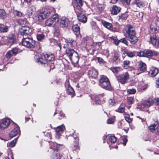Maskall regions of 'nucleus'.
<instances>
[{"mask_svg": "<svg viewBox=\"0 0 159 159\" xmlns=\"http://www.w3.org/2000/svg\"><path fill=\"white\" fill-rule=\"evenodd\" d=\"M97 60L100 63H103L104 61L100 57H97Z\"/></svg>", "mask_w": 159, "mask_h": 159, "instance_id": "e2e57ef3", "label": "nucleus"}, {"mask_svg": "<svg viewBox=\"0 0 159 159\" xmlns=\"http://www.w3.org/2000/svg\"><path fill=\"white\" fill-rule=\"evenodd\" d=\"M83 1L82 0H75L74 8L75 11L79 10L81 12H84V10L83 8Z\"/></svg>", "mask_w": 159, "mask_h": 159, "instance_id": "ddd939ff", "label": "nucleus"}, {"mask_svg": "<svg viewBox=\"0 0 159 159\" xmlns=\"http://www.w3.org/2000/svg\"><path fill=\"white\" fill-rule=\"evenodd\" d=\"M5 11L3 9H0V19H4L6 16Z\"/></svg>", "mask_w": 159, "mask_h": 159, "instance_id": "79ce46f5", "label": "nucleus"}, {"mask_svg": "<svg viewBox=\"0 0 159 159\" xmlns=\"http://www.w3.org/2000/svg\"><path fill=\"white\" fill-rule=\"evenodd\" d=\"M126 37L132 44H134L138 41V38L135 36L134 29L130 25H127L125 29Z\"/></svg>", "mask_w": 159, "mask_h": 159, "instance_id": "f257e3e1", "label": "nucleus"}, {"mask_svg": "<svg viewBox=\"0 0 159 159\" xmlns=\"http://www.w3.org/2000/svg\"><path fill=\"white\" fill-rule=\"evenodd\" d=\"M91 24L93 29H96L98 28V26L95 22H91Z\"/></svg>", "mask_w": 159, "mask_h": 159, "instance_id": "603ef678", "label": "nucleus"}, {"mask_svg": "<svg viewBox=\"0 0 159 159\" xmlns=\"http://www.w3.org/2000/svg\"><path fill=\"white\" fill-rule=\"evenodd\" d=\"M120 2L124 5H129V4L130 0H120Z\"/></svg>", "mask_w": 159, "mask_h": 159, "instance_id": "09e8293b", "label": "nucleus"}, {"mask_svg": "<svg viewBox=\"0 0 159 159\" xmlns=\"http://www.w3.org/2000/svg\"><path fill=\"white\" fill-rule=\"evenodd\" d=\"M67 92L68 95H71V98L73 97L75 95L74 89L70 85H68Z\"/></svg>", "mask_w": 159, "mask_h": 159, "instance_id": "473e14b6", "label": "nucleus"}, {"mask_svg": "<svg viewBox=\"0 0 159 159\" xmlns=\"http://www.w3.org/2000/svg\"><path fill=\"white\" fill-rule=\"evenodd\" d=\"M110 69L115 74H117L120 71V67H111Z\"/></svg>", "mask_w": 159, "mask_h": 159, "instance_id": "ea45409f", "label": "nucleus"}, {"mask_svg": "<svg viewBox=\"0 0 159 159\" xmlns=\"http://www.w3.org/2000/svg\"><path fill=\"white\" fill-rule=\"evenodd\" d=\"M18 52L17 48H15L7 52L6 54V57L7 59H10L15 56Z\"/></svg>", "mask_w": 159, "mask_h": 159, "instance_id": "5701e85b", "label": "nucleus"}, {"mask_svg": "<svg viewBox=\"0 0 159 159\" xmlns=\"http://www.w3.org/2000/svg\"><path fill=\"white\" fill-rule=\"evenodd\" d=\"M144 5L143 2L142 1H137L136 2L133 4V7H137L138 8H140L144 7Z\"/></svg>", "mask_w": 159, "mask_h": 159, "instance_id": "f704fd0d", "label": "nucleus"}, {"mask_svg": "<svg viewBox=\"0 0 159 159\" xmlns=\"http://www.w3.org/2000/svg\"><path fill=\"white\" fill-rule=\"evenodd\" d=\"M52 10L51 9L45 8L44 11L39 15L38 17V20L40 21L51 14Z\"/></svg>", "mask_w": 159, "mask_h": 159, "instance_id": "6e6552de", "label": "nucleus"}, {"mask_svg": "<svg viewBox=\"0 0 159 159\" xmlns=\"http://www.w3.org/2000/svg\"><path fill=\"white\" fill-rule=\"evenodd\" d=\"M147 68L146 64L143 62L139 63L138 65V71L139 72V73L136 72V70H134V73L137 75H138L141 73L143 72Z\"/></svg>", "mask_w": 159, "mask_h": 159, "instance_id": "dca6fc26", "label": "nucleus"}, {"mask_svg": "<svg viewBox=\"0 0 159 159\" xmlns=\"http://www.w3.org/2000/svg\"><path fill=\"white\" fill-rule=\"evenodd\" d=\"M22 43L26 48H33L35 47V41L31 38H24L22 39Z\"/></svg>", "mask_w": 159, "mask_h": 159, "instance_id": "423d86ee", "label": "nucleus"}, {"mask_svg": "<svg viewBox=\"0 0 159 159\" xmlns=\"http://www.w3.org/2000/svg\"><path fill=\"white\" fill-rule=\"evenodd\" d=\"M72 29L74 34L76 35L77 36L80 34V28L78 25L76 24L73 25L72 27Z\"/></svg>", "mask_w": 159, "mask_h": 159, "instance_id": "2f4dec72", "label": "nucleus"}, {"mask_svg": "<svg viewBox=\"0 0 159 159\" xmlns=\"http://www.w3.org/2000/svg\"><path fill=\"white\" fill-rule=\"evenodd\" d=\"M154 103L152 98H148L143 102L142 105L139 107V108L141 110L146 111L148 110L149 107L152 106Z\"/></svg>", "mask_w": 159, "mask_h": 159, "instance_id": "39448f33", "label": "nucleus"}, {"mask_svg": "<svg viewBox=\"0 0 159 159\" xmlns=\"http://www.w3.org/2000/svg\"><path fill=\"white\" fill-rule=\"evenodd\" d=\"M152 56H157L158 55V54H159V53L157 52H155V51H152Z\"/></svg>", "mask_w": 159, "mask_h": 159, "instance_id": "338daca9", "label": "nucleus"}, {"mask_svg": "<svg viewBox=\"0 0 159 159\" xmlns=\"http://www.w3.org/2000/svg\"><path fill=\"white\" fill-rule=\"evenodd\" d=\"M18 23L21 25L25 26L27 22L26 20H23L22 19H20L18 21Z\"/></svg>", "mask_w": 159, "mask_h": 159, "instance_id": "c03bdc74", "label": "nucleus"}, {"mask_svg": "<svg viewBox=\"0 0 159 159\" xmlns=\"http://www.w3.org/2000/svg\"><path fill=\"white\" fill-rule=\"evenodd\" d=\"M89 97L92 101H95V104H98L100 103V102L99 96L94 94L90 95Z\"/></svg>", "mask_w": 159, "mask_h": 159, "instance_id": "c85d7f7f", "label": "nucleus"}, {"mask_svg": "<svg viewBox=\"0 0 159 159\" xmlns=\"http://www.w3.org/2000/svg\"><path fill=\"white\" fill-rule=\"evenodd\" d=\"M75 140L74 141V145L72 147V150L74 151H76L79 148V139L77 137H74Z\"/></svg>", "mask_w": 159, "mask_h": 159, "instance_id": "cd10ccee", "label": "nucleus"}, {"mask_svg": "<svg viewBox=\"0 0 159 159\" xmlns=\"http://www.w3.org/2000/svg\"><path fill=\"white\" fill-rule=\"evenodd\" d=\"M149 129L152 132H155L156 134L159 135V125L157 121L148 127Z\"/></svg>", "mask_w": 159, "mask_h": 159, "instance_id": "f8f14e48", "label": "nucleus"}, {"mask_svg": "<svg viewBox=\"0 0 159 159\" xmlns=\"http://www.w3.org/2000/svg\"><path fill=\"white\" fill-rule=\"evenodd\" d=\"M124 115L125 120L128 123H130L132 122V118L130 117V116L129 114L125 113Z\"/></svg>", "mask_w": 159, "mask_h": 159, "instance_id": "a19ab883", "label": "nucleus"}, {"mask_svg": "<svg viewBox=\"0 0 159 159\" xmlns=\"http://www.w3.org/2000/svg\"><path fill=\"white\" fill-rule=\"evenodd\" d=\"M65 115L63 114V112L61 111L60 112L59 114V115L58 119H61L63 118L64 117Z\"/></svg>", "mask_w": 159, "mask_h": 159, "instance_id": "13d9d810", "label": "nucleus"}, {"mask_svg": "<svg viewBox=\"0 0 159 159\" xmlns=\"http://www.w3.org/2000/svg\"><path fill=\"white\" fill-rule=\"evenodd\" d=\"M119 57V56L118 54L116 53L114 54L113 60L114 61H115L116 63L119 62L120 61Z\"/></svg>", "mask_w": 159, "mask_h": 159, "instance_id": "49530a36", "label": "nucleus"}, {"mask_svg": "<svg viewBox=\"0 0 159 159\" xmlns=\"http://www.w3.org/2000/svg\"><path fill=\"white\" fill-rule=\"evenodd\" d=\"M49 143L50 148L48 151L51 153H53L51 159H61L62 155L57 150L60 145L55 142H51Z\"/></svg>", "mask_w": 159, "mask_h": 159, "instance_id": "f03ea898", "label": "nucleus"}, {"mask_svg": "<svg viewBox=\"0 0 159 159\" xmlns=\"http://www.w3.org/2000/svg\"><path fill=\"white\" fill-rule=\"evenodd\" d=\"M69 20L66 17H62L60 22V25L62 27H67L68 26Z\"/></svg>", "mask_w": 159, "mask_h": 159, "instance_id": "b1692460", "label": "nucleus"}, {"mask_svg": "<svg viewBox=\"0 0 159 159\" xmlns=\"http://www.w3.org/2000/svg\"><path fill=\"white\" fill-rule=\"evenodd\" d=\"M34 59L36 62L41 64L43 66H46L48 65V63L46 61H43V56L40 58L39 55H35L34 57Z\"/></svg>", "mask_w": 159, "mask_h": 159, "instance_id": "f3484780", "label": "nucleus"}, {"mask_svg": "<svg viewBox=\"0 0 159 159\" xmlns=\"http://www.w3.org/2000/svg\"><path fill=\"white\" fill-rule=\"evenodd\" d=\"M125 104H121L118 109V112L121 113L125 111Z\"/></svg>", "mask_w": 159, "mask_h": 159, "instance_id": "de8ad7c7", "label": "nucleus"}, {"mask_svg": "<svg viewBox=\"0 0 159 159\" xmlns=\"http://www.w3.org/2000/svg\"><path fill=\"white\" fill-rule=\"evenodd\" d=\"M119 19H124L125 17V15L124 14H121L119 16Z\"/></svg>", "mask_w": 159, "mask_h": 159, "instance_id": "680f3d73", "label": "nucleus"}, {"mask_svg": "<svg viewBox=\"0 0 159 159\" xmlns=\"http://www.w3.org/2000/svg\"><path fill=\"white\" fill-rule=\"evenodd\" d=\"M123 142L122 143L123 144L124 146H125L126 143L127 141V139L126 138H124L123 139Z\"/></svg>", "mask_w": 159, "mask_h": 159, "instance_id": "69168bd1", "label": "nucleus"}, {"mask_svg": "<svg viewBox=\"0 0 159 159\" xmlns=\"http://www.w3.org/2000/svg\"><path fill=\"white\" fill-rule=\"evenodd\" d=\"M9 30L8 27L3 24H0V33H6Z\"/></svg>", "mask_w": 159, "mask_h": 159, "instance_id": "c9c22d12", "label": "nucleus"}, {"mask_svg": "<svg viewBox=\"0 0 159 159\" xmlns=\"http://www.w3.org/2000/svg\"><path fill=\"white\" fill-rule=\"evenodd\" d=\"M97 8L100 11H102L104 9V7L103 5L98 4L97 6Z\"/></svg>", "mask_w": 159, "mask_h": 159, "instance_id": "bf43d9fd", "label": "nucleus"}, {"mask_svg": "<svg viewBox=\"0 0 159 159\" xmlns=\"http://www.w3.org/2000/svg\"><path fill=\"white\" fill-rule=\"evenodd\" d=\"M99 85L106 90H111L112 88L108 78L105 76L102 75L99 80Z\"/></svg>", "mask_w": 159, "mask_h": 159, "instance_id": "20e7f679", "label": "nucleus"}, {"mask_svg": "<svg viewBox=\"0 0 159 159\" xmlns=\"http://www.w3.org/2000/svg\"><path fill=\"white\" fill-rule=\"evenodd\" d=\"M156 101L157 105L159 106V98H157Z\"/></svg>", "mask_w": 159, "mask_h": 159, "instance_id": "774afa93", "label": "nucleus"}, {"mask_svg": "<svg viewBox=\"0 0 159 159\" xmlns=\"http://www.w3.org/2000/svg\"><path fill=\"white\" fill-rule=\"evenodd\" d=\"M133 98L132 97H129L128 98V102L129 104H131L133 102Z\"/></svg>", "mask_w": 159, "mask_h": 159, "instance_id": "6e6d98bb", "label": "nucleus"}, {"mask_svg": "<svg viewBox=\"0 0 159 159\" xmlns=\"http://www.w3.org/2000/svg\"><path fill=\"white\" fill-rule=\"evenodd\" d=\"M152 51L148 50L140 51L138 53V56L139 57H149L152 56Z\"/></svg>", "mask_w": 159, "mask_h": 159, "instance_id": "4be33fe9", "label": "nucleus"}, {"mask_svg": "<svg viewBox=\"0 0 159 159\" xmlns=\"http://www.w3.org/2000/svg\"><path fill=\"white\" fill-rule=\"evenodd\" d=\"M10 120L8 119H3L0 123V128L1 129L3 130L7 128L10 124Z\"/></svg>", "mask_w": 159, "mask_h": 159, "instance_id": "412c9836", "label": "nucleus"}, {"mask_svg": "<svg viewBox=\"0 0 159 159\" xmlns=\"http://www.w3.org/2000/svg\"><path fill=\"white\" fill-rule=\"evenodd\" d=\"M121 10V8L116 5H113L111 8V14L113 15H116L119 13Z\"/></svg>", "mask_w": 159, "mask_h": 159, "instance_id": "a878e982", "label": "nucleus"}, {"mask_svg": "<svg viewBox=\"0 0 159 159\" xmlns=\"http://www.w3.org/2000/svg\"><path fill=\"white\" fill-rule=\"evenodd\" d=\"M20 128L18 125H16L14 129L9 133V135L10 137L12 138L18 134L20 135Z\"/></svg>", "mask_w": 159, "mask_h": 159, "instance_id": "6ab92c4d", "label": "nucleus"}, {"mask_svg": "<svg viewBox=\"0 0 159 159\" xmlns=\"http://www.w3.org/2000/svg\"><path fill=\"white\" fill-rule=\"evenodd\" d=\"M114 118H110L107 119V123L108 124H112L114 122Z\"/></svg>", "mask_w": 159, "mask_h": 159, "instance_id": "864d4df0", "label": "nucleus"}, {"mask_svg": "<svg viewBox=\"0 0 159 159\" xmlns=\"http://www.w3.org/2000/svg\"><path fill=\"white\" fill-rule=\"evenodd\" d=\"M150 42L155 48H159V39L154 34L150 35Z\"/></svg>", "mask_w": 159, "mask_h": 159, "instance_id": "9b49d317", "label": "nucleus"}, {"mask_svg": "<svg viewBox=\"0 0 159 159\" xmlns=\"http://www.w3.org/2000/svg\"><path fill=\"white\" fill-rule=\"evenodd\" d=\"M61 40L63 42H64V43H58L57 45L61 49V47L63 46L64 48H73L76 46L75 41L72 38H69L66 39L65 38L62 39Z\"/></svg>", "mask_w": 159, "mask_h": 159, "instance_id": "7ed1b4c3", "label": "nucleus"}, {"mask_svg": "<svg viewBox=\"0 0 159 159\" xmlns=\"http://www.w3.org/2000/svg\"><path fill=\"white\" fill-rule=\"evenodd\" d=\"M59 19L58 15L57 14H56L47 20L45 22V25L49 26H53L55 25L59 21Z\"/></svg>", "mask_w": 159, "mask_h": 159, "instance_id": "0eeeda50", "label": "nucleus"}, {"mask_svg": "<svg viewBox=\"0 0 159 159\" xmlns=\"http://www.w3.org/2000/svg\"><path fill=\"white\" fill-rule=\"evenodd\" d=\"M116 141V138L114 136L110 135L108 136V139L107 140L108 143H115Z\"/></svg>", "mask_w": 159, "mask_h": 159, "instance_id": "e433bc0d", "label": "nucleus"}, {"mask_svg": "<svg viewBox=\"0 0 159 159\" xmlns=\"http://www.w3.org/2000/svg\"><path fill=\"white\" fill-rule=\"evenodd\" d=\"M125 54L129 57H133L137 56H138V53L136 51L132 52L128 51L125 52Z\"/></svg>", "mask_w": 159, "mask_h": 159, "instance_id": "72a5a7b5", "label": "nucleus"}, {"mask_svg": "<svg viewBox=\"0 0 159 159\" xmlns=\"http://www.w3.org/2000/svg\"><path fill=\"white\" fill-rule=\"evenodd\" d=\"M3 40L4 44L11 46L14 44L16 42V37L14 34H11L8 36L5 37Z\"/></svg>", "mask_w": 159, "mask_h": 159, "instance_id": "1a4fd4ad", "label": "nucleus"}, {"mask_svg": "<svg viewBox=\"0 0 159 159\" xmlns=\"http://www.w3.org/2000/svg\"><path fill=\"white\" fill-rule=\"evenodd\" d=\"M112 38L114 40V43L116 45H117L120 42V40H118V39H117L116 37H112Z\"/></svg>", "mask_w": 159, "mask_h": 159, "instance_id": "3c124183", "label": "nucleus"}, {"mask_svg": "<svg viewBox=\"0 0 159 159\" xmlns=\"http://www.w3.org/2000/svg\"><path fill=\"white\" fill-rule=\"evenodd\" d=\"M17 138H18L15 139L14 140L10 142L9 144V146L12 148L15 146L16 145Z\"/></svg>", "mask_w": 159, "mask_h": 159, "instance_id": "a18cd8bd", "label": "nucleus"}, {"mask_svg": "<svg viewBox=\"0 0 159 159\" xmlns=\"http://www.w3.org/2000/svg\"><path fill=\"white\" fill-rule=\"evenodd\" d=\"M102 23L103 25L108 29L111 30L112 29V26L111 23L105 21H102Z\"/></svg>", "mask_w": 159, "mask_h": 159, "instance_id": "4c0bfd02", "label": "nucleus"}, {"mask_svg": "<svg viewBox=\"0 0 159 159\" xmlns=\"http://www.w3.org/2000/svg\"><path fill=\"white\" fill-rule=\"evenodd\" d=\"M66 52L67 56L70 59H71V57L75 55V53H76L77 52L75 51L73 48H69L66 50Z\"/></svg>", "mask_w": 159, "mask_h": 159, "instance_id": "393cba45", "label": "nucleus"}, {"mask_svg": "<svg viewBox=\"0 0 159 159\" xmlns=\"http://www.w3.org/2000/svg\"><path fill=\"white\" fill-rule=\"evenodd\" d=\"M158 73V70L156 68L152 67L148 71L149 75L151 77H154Z\"/></svg>", "mask_w": 159, "mask_h": 159, "instance_id": "7c9ffc66", "label": "nucleus"}, {"mask_svg": "<svg viewBox=\"0 0 159 159\" xmlns=\"http://www.w3.org/2000/svg\"><path fill=\"white\" fill-rule=\"evenodd\" d=\"M32 32V29L29 27L23 26L20 29L19 33L21 35H25L30 34Z\"/></svg>", "mask_w": 159, "mask_h": 159, "instance_id": "4468645a", "label": "nucleus"}, {"mask_svg": "<svg viewBox=\"0 0 159 159\" xmlns=\"http://www.w3.org/2000/svg\"><path fill=\"white\" fill-rule=\"evenodd\" d=\"M77 15V17L78 20L83 23H86L87 21V18L85 15L82 13L79 10H76L75 11Z\"/></svg>", "mask_w": 159, "mask_h": 159, "instance_id": "2eb2a0df", "label": "nucleus"}, {"mask_svg": "<svg viewBox=\"0 0 159 159\" xmlns=\"http://www.w3.org/2000/svg\"><path fill=\"white\" fill-rule=\"evenodd\" d=\"M65 129V127L63 125L58 126L55 129L56 133V137L57 139H59L60 138Z\"/></svg>", "mask_w": 159, "mask_h": 159, "instance_id": "aec40b11", "label": "nucleus"}, {"mask_svg": "<svg viewBox=\"0 0 159 159\" xmlns=\"http://www.w3.org/2000/svg\"><path fill=\"white\" fill-rule=\"evenodd\" d=\"M129 63H130V61H129L125 60V61H123V64L125 66H128L129 64Z\"/></svg>", "mask_w": 159, "mask_h": 159, "instance_id": "0e129e2a", "label": "nucleus"}, {"mask_svg": "<svg viewBox=\"0 0 159 159\" xmlns=\"http://www.w3.org/2000/svg\"><path fill=\"white\" fill-rule=\"evenodd\" d=\"M129 78V76L127 72H125L117 77L118 81L122 84H125L128 82Z\"/></svg>", "mask_w": 159, "mask_h": 159, "instance_id": "9d476101", "label": "nucleus"}, {"mask_svg": "<svg viewBox=\"0 0 159 159\" xmlns=\"http://www.w3.org/2000/svg\"><path fill=\"white\" fill-rule=\"evenodd\" d=\"M43 59L44 61H46L48 63V61H52L54 60V55L50 53H48L45 54L43 56Z\"/></svg>", "mask_w": 159, "mask_h": 159, "instance_id": "a211bd4d", "label": "nucleus"}, {"mask_svg": "<svg viewBox=\"0 0 159 159\" xmlns=\"http://www.w3.org/2000/svg\"><path fill=\"white\" fill-rule=\"evenodd\" d=\"M136 90L135 89H131L127 90L128 93L129 94H134L136 92Z\"/></svg>", "mask_w": 159, "mask_h": 159, "instance_id": "5fc2aeb1", "label": "nucleus"}, {"mask_svg": "<svg viewBox=\"0 0 159 159\" xmlns=\"http://www.w3.org/2000/svg\"><path fill=\"white\" fill-rule=\"evenodd\" d=\"M45 37V35L43 33H40L37 34V38L38 41H42Z\"/></svg>", "mask_w": 159, "mask_h": 159, "instance_id": "37998d69", "label": "nucleus"}, {"mask_svg": "<svg viewBox=\"0 0 159 159\" xmlns=\"http://www.w3.org/2000/svg\"><path fill=\"white\" fill-rule=\"evenodd\" d=\"M109 103L111 106H112L115 104V102L114 99H110L109 100Z\"/></svg>", "mask_w": 159, "mask_h": 159, "instance_id": "4d7b16f0", "label": "nucleus"}, {"mask_svg": "<svg viewBox=\"0 0 159 159\" xmlns=\"http://www.w3.org/2000/svg\"><path fill=\"white\" fill-rule=\"evenodd\" d=\"M70 59L73 64H75L78 63L79 57L77 53H75V55L71 57V59Z\"/></svg>", "mask_w": 159, "mask_h": 159, "instance_id": "c756f323", "label": "nucleus"}, {"mask_svg": "<svg viewBox=\"0 0 159 159\" xmlns=\"http://www.w3.org/2000/svg\"><path fill=\"white\" fill-rule=\"evenodd\" d=\"M35 10L34 7L32 6L28 8L27 11V13L30 16H31L34 13Z\"/></svg>", "mask_w": 159, "mask_h": 159, "instance_id": "58836bf2", "label": "nucleus"}, {"mask_svg": "<svg viewBox=\"0 0 159 159\" xmlns=\"http://www.w3.org/2000/svg\"><path fill=\"white\" fill-rule=\"evenodd\" d=\"M120 42H121L122 43H123L125 44L126 45H128L127 44V41L125 39V38H123L122 39H121L120 40Z\"/></svg>", "mask_w": 159, "mask_h": 159, "instance_id": "052dcab7", "label": "nucleus"}, {"mask_svg": "<svg viewBox=\"0 0 159 159\" xmlns=\"http://www.w3.org/2000/svg\"><path fill=\"white\" fill-rule=\"evenodd\" d=\"M13 13L15 15L18 16H21L22 15L21 12L17 10H14Z\"/></svg>", "mask_w": 159, "mask_h": 159, "instance_id": "8fccbe9b", "label": "nucleus"}, {"mask_svg": "<svg viewBox=\"0 0 159 159\" xmlns=\"http://www.w3.org/2000/svg\"><path fill=\"white\" fill-rule=\"evenodd\" d=\"M88 74L89 76H91L92 78L95 79L97 77L98 73L95 69H92L89 71Z\"/></svg>", "mask_w": 159, "mask_h": 159, "instance_id": "bb28decb", "label": "nucleus"}]
</instances>
